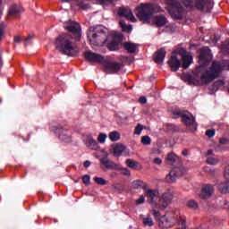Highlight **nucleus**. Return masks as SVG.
<instances>
[{
    "label": "nucleus",
    "instance_id": "nucleus-39",
    "mask_svg": "<svg viewBox=\"0 0 229 229\" xmlns=\"http://www.w3.org/2000/svg\"><path fill=\"white\" fill-rule=\"evenodd\" d=\"M141 143L144 146H149V144H151V138H149V136L141 137Z\"/></svg>",
    "mask_w": 229,
    "mask_h": 229
},
{
    "label": "nucleus",
    "instance_id": "nucleus-17",
    "mask_svg": "<svg viewBox=\"0 0 229 229\" xmlns=\"http://www.w3.org/2000/svg\"><path fill=\"white\" fill-rule=\"evenodd\" d=\"M165 59V48H160L154 55V61L156 64H162Z\"/></svg>",
    "mask_w": 229,
    "mask_h": 229
},
{
    "label": "nucleus",
    "instance_id": "nucleus-15",
    "mask_svg": "<svg viewBox=\"0 0 229 229\" xmlns=\"http://www.w3.org/2000/svg\"><path fill=\"white\" fill-rule=\"evenodd\" d=\"M65 30L71 31L72 33H75L76 35H80V31H81V29L80 28V23L72 21H69L67 22Z\"/></svg>",
    "mask_w": 229,
    "mask_h": 229
},
{
    "label": "nucleus",
    "instance_id": "nucleus-2",
    "mask_svg": "<svg viewBox=\"0 0 229 229\" xmlns=\"http://www.w3.org/2000/svg\"><path fill=\"white\" fill-rule=\"evenodd\" d=\"M167 64L173 72H176L180 67L189 69V66L192 64V55L187 52L185 48H177L172 53Z\"/></svg>",
    "mask_w": 229,
    "mask_h": 229
},
{
    "label": "nucleus",
    "instance_id": "nucleus-30",
    "mask_svg": "<svg viewBox=\"0 0 229 229\" xmlns=\"http://www.w3.org/2000/svg\"><path fill=\"white\" fill-rule=\"evenodd\" d=\"M176 222L177 223V228L178 229H187V225L185 224V220L182 217H178V216H175Z\"/></svg>",
    "mask_w": 229,
    "mask_h": 229
},
{
    "label": "nucleus",
    "instance_id": "nucleus-59",
    "mask_svg": "<svg viewBox=\"0 0 229 229\" xmlns=\"http://www.w3.org/2000/svg\"><path fill=\"white\" fill-rule=\"evenodd\" d=\"M62 1H64V2H67V1H71V0H62Z\"/></svg>",
    "mask_w": 229,
    "mask_h": 229
},
{
    "label": "nucleus",
    "instance_id": "nucleus-47",
    "mask_svg": "<svg viewBox=\"0 0 229 229\" xmlns=\"http://www.w3.org/2000/svg\"><path fill=\"white\" fill-rule=\"evenodd\" d=\"M206 135H207V137L211 139V137H214V135H216V131L215 130H208V131H206Z\"/></svg>",
    "mask_w": 229,
    "mask_h": 229
},
{
    "label": "nucleus",
    "instance_id": "nucleus-56",
    "mask_svg": "<svg viewBox=\"0 0 229 229\" xmlns=\"http://www.w3.org/2000/svg\"><path fill=\"white\" fill-rule=\"evenodd\" d=\"M14 41L21 42V37L19 36L14 37Z\"/></svg>",
    "mask_w": 229,
    "mask_h": 229
},
{
    "label": "nucleus",
    "instance_id": "nucleus-33",
    "mask_svg": "<svg viewBox=\"0 0 229 229\" xmlns=\"http://www.w3.org/2000/svg\"><path fill=\"white\" fill-rule=\"evenodd\" d=\"M120 26L123 31H127V33H131V25H126V23L123 21H120Z\"/></svg>",
    "mask_w": 229,
    "mask_h": 229
},
{
    "label": "nucleus",
    "instance_id": "nucleus-11",
    "mask_svg": "<svg viewBox=\"0 0 229 229\" xmlns=\"http://www.w3.org/2000/svg\"><path fill=\"white\" fill-rule=\"evenodd\" d=\"M84 56L90 64H101L105 62V57L99 54L91 51L85 52Z\"/></svg>",
    "mask_w": 229,
    "mask_h": 229
},
{
    "label": "nucleus",
    "instance_id": "nucleus-41",
    "mask_svg": "<svg viewBox=\"0 0 229 229\" xmlns=\"http://www.w3.org/2000/svg\"><path fill=\"white\" fill-rule=\"evenodd\" d=\"M182 4H184L186 8H192L194 6V2H192V0H182Z\"/></svg>",
    "mask_w": 229,
    "mask_h": 229
},
{
    "label": "nucleus",
    "instance_id": "nucleus-54",
    "mask_svg": "<svg viewBox=\"0 0 229 229\" xmlns=\"http://www.w3.org/2000/svg\"><path fill=\"white\" fill-rule=\"evenodd\" d=\"M182 155H183V157H187V155H189V152L187 151V149L182 150Z\"/></svg>",
    "mask_w": 229,
    "mask_h": 229
},
{
    "label": "nucleus",
    "instance_id": "nucleus-32",
    "mask_svg": "<svg viewBox=\"0 0 229 229\" xmlns=\"http://www.w3.org/2000/svg\"><path fill=\"white\" fill-rule=\"evenodd\" d=\"M143 225L144 226H153V225H155L151 215H148L147 216L143 217Z\"/></svg>",
    "mask_w": 229,
    "mask_h": 229
},
{
    "label": "nucleus",
    "instance_id": "nucleus-43",
    "mask_svg": "<svg viewBox=\"0 0 229 229\" xmlns=\"http://www.w3.org/2000/svg\"><path fill=\"white\" fill-rule=\"evenodd\" d=\"M146 202V197L144 195H140L138 199H136V205H143Z\"/></svg>",
    "mask_w": 229,
    "mask_h": 229
},
{
    "label": "nucleus",
    "instance_id": "nucleus-28",
    "mask_svg": "<svg viewBox=\"0 0 229 229\" xmlns=\"http://www.w3.org/2000/svg\"><path fill=\"white\" fill-rule=\"evenodd\" d=\"M108 138L111 142H117V140H121V133L117 131H114L109 133Z\"/></svg>",
    "mask_w": 229,
    "mask_h": 229
},
{
    "label": "nucleus",
    "instance_id": "nucleus-37",
    "mask_svg": "<svg viewBox=\"0 0 229 229\" xmlns=\"http://www.w3.org/2000/svg\"><path fill=\"white\" fill-rule=\"evenodd\" d=\"M107 137H108V135H106L105 133H100L98 137V142H99V144H105Z\"/></svg>",
    "mask_w": 229,
    "mask_h": 229
},
{
    "label": "nucleus",
    "instance_id": "nucleus-29",
    "mask_svg": "<svg viewBox=\"0 0 229 229\" xmlns=\"http://www.w3.org/2000/svg\"><path fill=\"white\" fill-rule=\"evenodd\" d=\"M186 207L191 208V210H198L199 208V205L194 199H190L186 202Z\"/></svg>",
    "mask_w": 229,
    "mask_h": 229
},
{
    "label": "nucleus",
    "instance_id": "nucleus-21",
    "mask_svg": "<svg viewBox=\"0 0 229 229\" xmlns=\"http://www.w3.org/2000/svg\"><path fill=\"white\" fill-rule=\"evenodd\" d=\"M154 23L158 28H162L167 24V19L164 15L156 16L154 17Z\"/></svg>",
    "mask_w": 229,
    "mask_h": 229
},
{
    "label": "nucleus",
    "instance_id": "nucleus-34",
    "mask_svg": "<svg viewBox=\"0 0 229 229\" xmlns=\"http://www.w3.org/2000/svg\"><path fill=\"white\" fill-rule=\"evenodd\" d=\"M208 164H209L210 165H216V164H219V159L216 158L212 156H209L207 159Z\"/></svg>",
    "mask_w": 229,
    "mask_h": 229
},
{
    "label": "nucleus",
    "instance_id": "nucleus-31",
    "mask_svg": "<svg viewBox=\"0 0 229 229\" xmlns=\"http://www.w3.org/2000/svg\"><path fill=\"white\" fill-rule=\"evenodd\" d=\"M218 189L220 192H223L224 194H226V192H229V180H226V182H222L219 184Z\"/></svg>",
    "mask_w": 229,
    "mask_h": 229
},
{
    "label": "nucleus",
    "instance_id": "nucleus-3",
    "mask_svg": "<svg viewBox=\"0 0 229 229\" xmlns=\"http://www.w3.org/2000/svg\"><path fill=\"white\" fill-rule=\"evenodd\" d=\"M223 71V66L217 61L213 62L211 67L208 70H205V66L200 65L197 68V72H200V81L204 85L210 83L219 77Z\"/></svg>",
    "mask_w": 229,
    "mask_h": 229
},
{
    "label": "nucleus",
    "instance_id": "nucleus-22",
    "mask_svg": "<svg viewBox=\"0 0 229 229\" xmlns=\"http://www.w3.org/2000/svg\"><path fill=\"white\" fill-rule=\"evenodd\" d=\"M125 164L126 165H128V167H130L131 169H134L136 171H140L142 169V165L132 159H127L125 161Z\"/></svg>",
    "mask_w": 229,
    "mask_h": 229
},
{
    "label": "nucleus",
    "instance_id": "nucleus-36",
    "mask_svg": "<svg viewBox=\"0 0 229 229\" xmlns=\"http://www.w3.org/2000/svg\"><path fill=\"white\" fill-rule=\"evenodd\" d=\"M20 12H21V8L17 5H13V7L10 8L9 14L15 15L16 13H19Z\"/></svg>",
    "mask_w": 229,
    "mask_h": 229
},
{
    "label": "nucleus",
    "instance_id": "nucleus-16",
    "mask_svg": "<svg viewBox=\"0 0 229 229\" xmlns=\"http://www.w3.org/2000/svg\"><path fill=\"white\" fill-rule=\"evenodd\" d=\"M185 14V12L183 11V8L182 7H173V9L170 11V15L173 17V19H175L177 21H180L183 19V15Z\"/></svg>",
    "mask_w": 229,
    "mask_h": 229
},
{
    "label": "nucleus",
    "instance_id": "nucleus-40",
    "mask_svg": "<svg viewBox=\"0 0 229 229\" xmlns=\"http://www.w3.org/2000/svg\"><path fill=\"white\" fill-rule=\"evenodd\" d=\"M109 51H117L118 46L115 42H111L107 45Z\"/></svg>",
    "mask_w": 229,
    "mask_h": 229
},
{
    "label": "nucleus",
    "instance_id": "nucleus-49",
    "mask_svg": "<svg viewBox=\"0 0 229 229\" xmlns=\"http://www.w3.org/2000/svg\"><path fill=\"white\" fill-rule=\"evenodd\" d=\"M224 176H225V180H229V165H227L225 167V170H224Z\"/></svg>",
    "mask_w": 229,
    "mask_h": 229
},
{
    "label": "nucleus",
    "instance_id": "nucleus-53",
    "mask_svg": "<svg viewBox=\"0 0 229 229\" xmlns=\"http://www.w3.org/2000/svg\"><path fill=\"white\" fill-rule=\"evenodd\" d=\"M84 167H90V161H85Z\"/></svg>",
    "mask_w": 229,
    "mask_h": 229
},
{
    "label": "nucleus",
    "instance_id": "nucleus-18",
    "mask_svg": "<svg viewBox=\"0 0 229 229\" xmlns=\"http://www.w3.org/2000/svg\"><path fill=\"white\" fill-rule=\"evenodd\" d=\"M85 145L89 149H93L95 151L99 149V145L98 144V141H96V140H94V138H92V136H89L87 138V140L85 141Z\"/></svg>",
    "mask_w": 229,
    "mask_h": 229
},
{
    "label": "nucleus",
    "instance_id": "nucleus-26",
    "mask_svg": "<svg viewBox=\"0 0 229 229\" xmlns=\"http://www.w3.org/2000/svg\"><path fill=\"white\" fill-rule=\"evenodd\" d=\"M126 149V147L123 144H116L114 148V157H121L123 155V152Z\"/></svg>",
    "mask_w": 229,
    "mask_h": 229
},
{
    "label": "nucleus",
    "instance_id": "nucleus-4",
    "mask_svg": "<svg viewBox=\"0 0 229 229\" xmlns=\"http://www.w3.org/2000/svg\"><path fill=\"white\" fill-rule=\"evenodd\" d=\"M88 38L91 46H104L108 40V30L103 26L90 27Z\"/></svg>",
    "mask_w": 229,
    "mask_h": 229
},
{
    "label": "nucleus",
    "instance_id": "nucleus-57",
    "mask_svg": "<svg viewBox=\"0 0 229 229\" xmlns=\"http://www.w3.org/2000/svg\"><path fill=\"white\" fill-rule=\"evenodd\" d=\"M24 40H25V42H30V40H31V36H29Z\"/></svg>",
    "mask_w": 229,
    "mask_h": 229
},
{
    "label": "nucleus",
    "instance_id": "nucleus-60",
    "mask_svg": "<svg viewBox=\"0 0 229 229\" xmlns=\"http://www.w3.org/2000/svg\"><path fill=\"white\" fill-rule=\"evenodd\" d=\"M209 171H211V173H214V170L209 169Z\"/></svg>",
    "mask_w": 229,
    "mask_h": 229
},
{
    "label": "nucleus",
    "instance_id": "nucleus-38",
    "mask_svg": "<svg viewBox=\"0 0 229 229\" xmlns=\"http://www.w3.org/2000/svg\"><path fill=\"white\" fill-rule=\"evenodd\" d=\"M144 130V125L139 123L134 129V135H140Z\"/></svg>",
    "mask_w": 229,
    "mask_h": 229
},
{
    "label": "nucleus",
    "instance_id": "nucleus-13",
    "mask_svg": "<svg viewBox=\"0 0 229 229\" xmlns=\"http://www.w3.org/2000/svg\"><path fill=\"white\" fill-rule=\"evenodd\" d=\"M118 15L120 17H125L128 21H131V22H135L137 19H135V16H133V13H131V10L130 8L126 7H120L118 9Z\"/></svg>",
    "mask_w": 229,
    "mask_h": 229
},
{
    "label": "nucleus",
    "instance_id": "nucleus-1",
    "mask_svg": "<svg viewBox=\"0 0 229 229\" xmlns=\"http://www.w3.org/2000/svg\"><path fill=\"white\" fill-rule=\"evenodd\" d=\"M145 196L152 207L150 210L151 216H158V210H165V208H167L171 205V201H173V194L171 192H165L158 198L159 193L157 190L149 188L145 190Z\"/></svg>",
    "mask_w": 229,
    "mask_h": 229
},
{
    "label": "nucleus",
    "instance_id": "nucleus-58",
    "mask_svg": "<svg viewBox=\"0 0 229 229\" xmlns=\"http://www.w3.org/2000/svg\"><path fill=\"white\" fill-rule=\"evenodd\" d=\"M80 6H81V8H83V9H85V8H87V6H81V4H80Z\"/></svg>",
    "mask_w": 229,
    "mask_h": 229
},
{
    "label": "nucleus",
    "instance_id": "nucleus-24",
    "mask_svg": "<svg viewBox=\"0 0 229 229\" xmlns=\"http://www.w3.org/2000/svg\"><path fill=\"white\" fill-rule=\"evenodd\" d=\"M101 160V164L102 165H105V167H106V169H117V165L110 160H108L107 158H102Z\"/></svg>",
    "mask_w": 229,
    "mask_h": 229
},
{
    "label": "nucleus",
    "instance_id": "nucleus-10",
    "mask_svg": "<svg viewBox=\"0 0 229 229\" xmlns=\"http://www.w3.org/2000/svg\"><path fill=\"white\" fill-rule=\"evenodd\" d=\"M195 7L204 13H208L214 8V3L212 0H196Z\"/></svg>",
    "mask_w": 229,
    "mask_h": 229
},
{
    "label": "nucleus",
    "instance_id": "nucleus-52",
    "mask_svg": "<svg viewBox=\"0 0 229 229\" xmlns=\"http://www.w3.org/2000/svg\"><path fill=\"white\" fill-rule=\"evenodd\" d=\"M226 142H228V140H226L225 138L220 139V144H226Z\"/></svg>",
    "mask_w": 229,
    "mask_h": 229
},
{
    "label": "nucleus",
    "instance_id": "nucleus-51",
    "mask_svg": "<svg viewBox=\"0 0 229 229\" xmlns=\"http://www.w3.org/2000/svg\"><path fill=\"white\" fill-rule=\"evenodd\" d=\"M154 164H157V165H160L162 164V159H160V157H156L154 159Z\"/></svg>",
    "mask_w": 229,
    "mask_h": 229
},
{
    "label": "nucleus",
    "instance_id": "nucleus-35",
    "mask_svg": "<svg viewBox=\"0 0 229 229\" xmlns=\"http://www.w3.org/2000/svg\"><path fill=\"white\" fill-rule=\"evenodd\" d=\"M94 182L97 183V185H106V180L102 177H94Z\"/></svg>",
    "mask_w": 229,
    "mask_h": 229
},
{
    "label": "nucleus",
    "instance_id": "nucleus-44",
    "mask_svg": "<svg viewBox=\"0 0 229 229\" xmlns=\"http://www.w3.org/2000/svg\"><path fill=\"white\" fill-rule=\"evenodd\" d=\"M82 182L85 185H90V175L86 174L82 177Z\"/></svg>",
    "mask_w": 229,
    "mask_h": 229
},
{
    "label": "nucleus",
    "instance_id": "nucleus-23",
    "mask_svg": "<svg viewBox=\"0 0 229 229\" xmlns=\"http://www.w3.org/2000/svg\"><path fill=\"white\" fill-rule=\"evenodd\" d=\"M59 139L63 140V142H71V135H69V131L64 129L59 130Z\"/></svg>",
    "mask_w": 229,
    "mask_h": 229
},
{
    "label": "nucleus",
    "instance_id": "nucleus-12",
    "mask_svg": "<svg viewBox=\"0 0 229 229\" xmlns=\"http://www.w3.org/2000/svg\"><path fill=\"white\" fill-rule=\"evenodd\" d=\"M182 174V168L174 167L173 168L170 173L165 176L166 183H174L178 179V176Z\"/></svg>",
    "mask_w": 229,
    "mask_h": 229
},
{
    "label": "nucleus",
    "instance_id": "nucleus-48",
    "mask_svg": "<svg viewBox=\"0 0 229 229\" xmlns=\"http://www.w3.org/2000/svg\"><path fill=\"white\" fill-rule=\"evenodd\" d=\"M121 174H123V176H130L131 174L128 170V168H122L121 169Z\"/></svg>",
    "mask_w": 229,
    "mask_h": 229
},
{
    "label": "nucleus",
    "instance_id": "nucleus-9",
    "mask_svg": "<svg viewBox=\"0 0 229 229\" xmlns=\"http://www.w3.org/2000/svg\"><path fill=\"white\" fill-rule=\"evenodd\" d=\"M123 69V64L114 60H107L104 64V71L106 74H117Z\"/></svg>",
    "mask_w": 229,
    "mask_h": 229
},
{
    "label": "nucleus",
    "instance_id": "nucleus-25",
    "mask_svg": "<svg viewBox=\"0 0 229 229\" xmlns=\"http://www.w3.org/2000/svg\"><path fill=\"white\" fill-rule=\"evenodd\" d=\"M123 47L128 53H135L137 51V45L135 43L125 42L123 43Z\"/></svg>",
    "mask_w": 229,
    "mask_h": 229
},
{
    "label": "nucleus",
    "instance_id": "nucleus-5",
    "mask_svg": "<svg viewBox=\"0 0 229 229\" xmlns=\"http://www.w3.org/2000/svg\"><path fill=\"white\" fill-rule=\"evenodd\" d=\"M160 12V6L153 4H141L136 7L135 13L140 21L148 22L153 17V13Z\"/></svg>",
    "mask_w": 229,
    "mask_h": 229
},
{
    "label": "nucleus",
    "instance_id": "nucleus-46",
    "mask_svg": "<svg viewBox=\"0 0 229 229\" xmlns=\"http://www.w3.org/2000/svg\"><path fill=\"white\" fill-rule=\"evenodd\" d=\"M223 85H225V81H216L214 83L215 89H219V87H223Z\"/></svg>",
    "mask_w": 229,
    "mask_h": 229
},
{
    "label": "nucleus",
    "instance_id": "nucleus-8",
    "mask_svg": "<svg viewBox=\"0 0 229 229\" xmlns=\"http://www.w3.org/2000/svg\"><path fill=\"white\" fill-rule=\"evenodd\" d=\"M178 115H181L182 123L191 130V131H196L198 130V123H196V118L190 113H182L177 111Z\"/></svg>",
    "mask_w": 229,
    "mask_h": 229
},
{
    "label": "nucleus",
    "instance_id": "nucleus-20",
    "mask_svg": "<svg viewBox=\"0 0 229 229\" xmlns=\"http://www.w3.org/2000/svg\"><path fill=\"white\" fill-rule=\"evenodd\" d=\"M132 189H143L144 192L147 189H149V185L140 180L133 181L131 183Z\"/></svg>",
    "mask_w": 229,
    "mask_h": 229
},
{
    "label": "nucleus",
    "instance_id": "nucleus-50",
    "mask_svg": "<svg viewBox=\"0 0 229 229\" xmlns=\"http://www.w3.org/2000/svg\"><path fill=\"white\" fill-rule=\"evenodd\" d=\"M140 103H141L142 105L146 104L148 99L146 98V97H140L139 99Z\"/></svg>",
    "mask_w": 229,
    "mask_h": 229
},
{
    "label": "nucleus",
    "instance_id": "nucleus-45",
    "mask_svg": "<svg viewBox=\"0 0 229 229\" xmlns=\"http://www.w3.org/2000/svg\"><path fill=\"white\" fill-rule=\"evenodd\" d=\"M4 28H6V25L0 23V40L3 38V35H4Z\"/></svg>",
    "mask_w": 229,
    "mask_h": 229
},
{
    "label": "nucleus",
    "instance_id": "nucleus-27",
    "mask_svg": "<svg viewBox=\"0 0 229 229\" xmlns=\"http://www.w3.org/2000/svg\"><path fill=\"white\" fill-rule=\"evenodd\" d=\"M177 160H178V157L174 152L169 153L165 158V162L169 165H173V164H174V162H176Z\"/></svg>",
    "mask_w": 229,
    "mask_h": 229
},
{
    "label": "nucleus",
    "instance_id": "nucleus-7",
    "mask_svg": "<svg viewBox=\"0 0 229 229\" xmlns=\"http://www.w3.org/2000/svg\"><path fill=\"white\" fill-rule=\"evenodd\" d=\"M154 217L157 219L160 228H171L176 225V214H174V212L160 216V211H158V215L154 216Z\"/></svg>",
    "mask_w": 229,
    "mask_h": 229
},
{
    "label": "nucleus",
    "instance_id": "nucleus-42",
    "mask_svg": "<svg viewBox=\"0 0 229 229\" xmlns=\"http://www.w3.org/2000/svg\"><path fill=\"white\" fill-rule=\"evenodd\" d=\"M100 4H103V6H108L110 4H114V0H97Z\"/></svg>",
    "mask_w": 229,
    "mask_h": 229
},
{
    "label": "nucleus",
    "instance_id": "nucleus-14",
    "mask_svg": "<svg viewBox=\"0 0 229 229\" xmlns=\"http://www.w3.org/2000/svg\"><path fill=\"white\" fill-rule=\"evenodd\" d=\"M212 194H214V186L207 184L205 187L202 188L199 198L201 199H207L210 198Z\"/></svg>",
    "mask_w": 229,
    "mask_h": 229
},
{
    "label": "nucleus",
    "instance_id": "nucleus-55",
    "mask_svg": "<svg viewBox=\"0 0 229 229\" xmlns=\"http://www.w3.org/2000/svg\"><path fill=\"white\" fill-rule=\"evenodd\" d=\"M213 153H214V150L209 149V150H208L207 155H208V157H210V155H212Z\"/></svg>",
    "mask_w": 229,
    "mask_h": 229
},
{
    "label": "nucleus",
    "instance_id": "nucleus-19",
    "mask_svg": "<svg viewBox=\"0 0 229 229\" xmlns=\"http://www.w3.org/2000/svg\"><path fill=\"white\" fill-rule=\"evenodd\" d=\"M212 59V55L210 54V49L208 47H203L200 51V62L206 60V62H210Z\"/></svg>",
    "mask_w": 229,
    "mask_h": 229
},
{
    "label": "nucleus",
    "instance_id": "nucleus-6",
    "mask_svg": "<svg viewBox=\"0 0 229 229\" xmlns=\"http://www.w3.org/2000/svg\"><path fill=\"white\" fill-rule=\"evenodd\" d=\"M59 53L67 56H76L80 53V49L68 37H59Z\"/></svg>",
    "mask_w": 229,
    "mask_h": 229
}]
</instances>
